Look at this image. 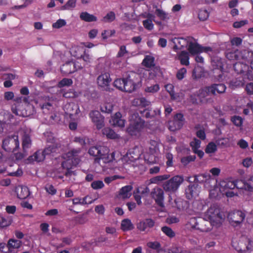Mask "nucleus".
Wrapping results in <instances>:
<instances>
[{
	"instance_id": "61",
	"label": "nucleus",
	"mask_w": 253,
	"mask_h": 253,
	"mask_svg": "<svg viewBox=\"0 0 253 253\" xmlns=\"http://www.w3.org/2000/svg\"><path fill=\"white\" fill-rule=\"evenodd\" d=\"M62 243L60 245V247H64L66 245H70L72 242L71 237H64L61 239Z\"/></svg>"
},
{
	"instance_id": "59",
	"label": "nucleus",
	"mask_w": 253,
	"mask_h": 253,
	"mask_svg": "<svg viewBox=\"0 0 253 253\" xmlns=\"http://www.w3.org/2000/svg\"><path fill=\"white\" fill-rule=\"evenodd\" d=\"M201 141L197 138H194V140L190 143V146L192 147V151L198 149L200 147Z\"/></svg>"
},
{
	"instance_id": "24",
	"label": "nucleus",
	"mask_w": 253,
	"mask_h": 253,
	"mask_svg": "<svg viewBox=\"0 0 253 253\" xmlns=\"http://www.w3.org/2000/svg\"><path fill=\"white\" fill-rule=\"evenodd\" d=\"M134 228V225L128 218L123 219L121 222V229L124 232L130 231Z\"/></svg>"
},
{
	"instance_id": "41",
	"label": "nucleus",
	"mask_w": 253,
	"mask_h": 253,
	"mask_svg": "<svg viewBox=\"0 0 253 253\" xmlns=\"http://www.w3.org/2000/svg\"><path fill=\"white\" fill-rule=\"evenodd\" d=\"M73 84V81L71 79L63 78L58 84V87L61 88L64 86H69Z\"/></svg>"
},
{
	"instance_id": "20",
	"label": "nucleus",
	"mask_w": 253,
	"mask_h": 253,
	"mask_svg": "<svg viewBox=\"0 0 253 253\" xmlns=\"http://www.w3.org/2000/svg\"><path fill=\"white\" fill-rule=\"evenodd\" d=\"M177 59L182 65L188 66L189 65V53L185 50L180 51L177 54Z\"/></svg>"
},
{
	"instance_id": "58",
	"label": "nucleus",
	"mask_w": 253,
	"mask_h": 253,
	"mask_svg": "<svg viewBox=\"0 0 253 253\" xmlns=\"http://www.w3.org/2000/svg\"><path fill=\"white\" fill-rule=\"evenodd\" d=\"M45 190L49 194L54 195L56 194L57 190L51 184H47L45 186Z\"/></svg>"
},
{
	"instance_id": "35",
	"label": "nucleus",
	"mask_w": 253,
	"mask_h": 253,
	"mask_svg": "<svg viewBox=\"0 0 253 253\" xmlns=\"http://www.w3.org/2000/svg\"><path fill=\"white\" fill-rule=\"evenodd\" d=\"M169 177L170 176L169 174L158 175L151 178L150 182L152 183L158 184L160 182L169 179Z\"/></svg>"
},
{
	"instance_id": "46",
	"label": "nucleus",
	"mask_w": 253,
	"mask_h": 253,
	"mask_svg": "<svg viewBox=\"0 0 253 253\" xmlns=\"http://www.w3.org/2000/svg\"><path fill=\"white\" fill-rule=\"evenodd\" d=\"M160 90V86L158 84L148 86L145 88L146 92L154 93L157 92Z\"/></svg>"
},
{
	"instance_id": "50",
	"label": "nucleus",
	"mask_w": 253,
	"mask_h": 253,
	"mask_svg": "<svg viewBox=\"0 0 253 253\" xmlns=\"http://www.w3.org/2000/svg\"><path fill=\"white\" fill-rule=\"evenodd\" d=\"M31 140L30 136L28 135H25L22 141V147L24 151L27 148H29L30 146Z\"/></svg>"
},
{
	"instance_id": "12",
	"label": "nucleus",
	"mask_w": 253,
	"mask_h": 253,
	"mask_svg": "<svg viewBox=\"0 0 253 253\" xmlns=\"http://www.w3.org/2000/svg\"><path fill=\"white\" fill-rule=\"evenodd\" d=\"M245 214L241 211H234L228 215V218L232 223L236 224V225L241 224L245 218Z\"/></svg>"
},
{
	"instance_id": "7",
	"label": "nucleus",
	"mask_w": 253,
	"mask_h": 253,
	"mask_svg": "<svg viewBox=\"0 0 253 253\" xmlns=\"http://www.w3.org/2000/svg\"><path fill=\"white\" fill-rule=\"evenodd\" d=\"M111 81L110 74L108 72H102L96 80L98 86L103 90L107 91H111L110 83Z\"/></svg>"
},
{
	"instance_id": "9",
	"label": "nucleus",
	"mask_w": 253,
	"mask_h": 253,
	"mask_svg": "<svg viewBox=\"0 0 253 253\" xmlns=\"http://www.w3.org/2000/svg\"><path fill=\"white\" fill-rule=\"evenodd\" d=\"M138 76L134 72L131 73L128 75L125 78V83L124 84V91L128 92H132L136 88V79Z\"/></svg>"
},
{
	"instance_id": "14",
	"label": "nucleus",
	"mask_w": 253,
	"mask_h": 253,
	"mask_svg": "<svg viewBox=\"0 0 253 253\" xmlns=\"http://www.w3.org/2000/svg\"><path fill=\"white\" fill-rule=\"evenodd\" d=\"M234 64V69L237 74H242L249 70V61L246 59H241Z\"/></svg>"
},
{
	"instance_id": "8",
	"label": "nucleus",
	"mask_w": 253,
	"mask_h": 253,
	"mask_svg": "<svg viewBox=\"0 0 253 253\" xmlns=\"http://www.w3.org/2000/svg\"><path fill=\"white\" fill-rule=\"evenodd\" d=\"M89 117L97 129H101L104 126V117L98 111L92 110L90 111Z\"/></svg>"
},
{
	"instance_id": "29",
	"label": "nucleus",
	"mask_w": 253,
	"mask_h": 253,
	"mask_svg": "<svg viewBox=\"0 0 253 253\" xmlns=\"http://www.w3.org/2000/svg\"><path fill=\"white\" fill-rule=\"evenodd\" d=\"M133 105H137L142 107H146L149 106L151 102L147 100L144 97H141L140 98L135 99L133 101Z\"/></svg>"
},
{
	"instance_id": "54",
	"label": "nucleus",
	"mask_w": 253,
	"mask_h": 253,
	"mask_svg": "<svg viewBox=\"0 0 253 253\" xmlns=\"http://www.w3.org/2000/svg\"><path fill=\"white\" fill-rule=\"evenodd\" d=\"M209 96L207 91L206 89L205 86L201 88L199 90V92L198 94V96L199 99L201 100V102L203 101V99Z\"/></svg>"
},
{
	"instance_id": "52",
	"label": "nucleus",
	"mask_w": 253,
	"mask_h": 253,
	"mask_svg": "<svg viewBox=\"0 0 253 253\" xmlns=\"http://www.w3.org/2000/svg\"><path fill=\"white\" fill-rule=\"evenodd\" d=\"M143 25L147 30L151 31L154 28V24L151 19H146L143 21Z\"/></svg>"
},
{
	"instance_id": "10",
	"label": "nucleus",
	"mask_w": 253,
	"mask_h": 253,
	"mask_svg": "<svg viewBox=\"0 0 253 253\" xmlns=\"http://www.w3.org/2000/svg\"><path fill=\"white\" fill-rule=\"evenodd\" d=\"M107 147L104 146H93L88 150V154L95 157L94 163L99 164L100 162L101 155L104 153V150Z\"/></svg>"
},
{
	"instance_id": "39",
	"label": "nucleus",
	"mask_w": 253,
	"mask_h": 253,
	"mask_svg": "<svg viewBox=\"0 0 253 253\" xmlns=\"http://www.w3.org/2000/svg\"><path fill=\"white\" fill-rule=\"evenodd\" d=\"M113 109V105L111 103H105L100 106V110L102 112L111 113Z\"/></svg>"
},
{
	"instance_id": "33",
	"label": "nucleus",
	"mask_w": 253,
	"mask_h": 253,
	"mask_svg": "<svg viewBox=\"0 0 253 253\" xmlns=\"http://www.w3.org/2000/svg\"><path fill=\"white\" fill-rule=\"evenodd\" d=\"M12 222V220L10 217L0 216V228H3L9 226Z\"/></svg>"
},
{
	"instance_id": "60",
	"label": "nucleus",
	"mask_w": 253,
	"mask_h": 253,
	"mask_svg": "<svg viewBox=\"0 0 253 253\" xmlns=\"http://www.w3.org/2000/svg\"><path fill=\"white\" fill-rule=\"evenodd\" d=\"M166 158L167 159L166 164L168 167H170L173 166V155L170 153H167L166 155Z\"/></svg>"
},
{
	"instance_id": "38",
	"label": "nucleus",
	"mask_w": 253,
	"mask_h": 253,
	"mask_svg": "<svg viewBox=\"0 0 253 253\" xmlns=\"http://www.w3.org/2000/svg\"><path fill=\"white\" fill-rule=\"evenodd\" d=\"M144 159L148 164H154L158 162V158L153 154H146L144 156Z\"/></svg>"
},
{
	"instance_id": "5",
	"label": "nucleus",
	"mask_w": 253,
	"mask_h": 253,
	"mask_svg": "<svg viewBox=\"0 0 253 253\" xmlns=\"http://www.w3.org/2000/svg\"><path fill=\"white\" fill-rule=\"evenodd\" d=\"M207 215L208 219L213 223V225L216 227L220 226L222 216L219 208L215 206H211L207 211Z\"/></svg>"
},
{
	"instance_id": "40",
	"label": "nucleus",
	"mask_w": 253,
	"mask_h": 253,
	"mask_svg": "<svg viewBox=\"0 0 253 253\" xmlns=\"http://www.w3.org/2000/svg\"><path fill=\"white\" fill-rule=\"evenodd\" d=\"M144 65L146 67H151L155 65L154 58L150 56H147L143 60Z\"/></svg>"
},
{
	"instance_id": "44",
	"label": "nucleus",
	"mask_w": 253,
	"mask_h": 253,
	"mask_svg": "<svg viewBox=\"0 0 253 253\" xmlns=\"http://www.w3.org/2000/svg\"><path fill=\"white\" fill-rule=\"evenodd\" d=\"M213 86L215 88L216 93H223L225 92L226 87L223 84H213Z\"/></svg>"
},
{
	"instance_id": "19",
	"label": "nucleus",
	"mask_w": 253,
	"mask_h": 253,
	"mask_svg": "<svg viewBox=\"0 0 253 253\" xmlns=\"http://www.w3.org/2000/svg\"><path fill=\"white\" fill-rule=\"evenodd\" d=\"M198 185L195 183L190 184L185 189L186 197L188 200H191L194 197L198 195Z\"/></svg>"
},
{
	"instance_id": "53",
	"label": "nucleus",
	"mask_w": 253,
	"mask_h": 253,
	"mask_svg": "<svg viewBox=\"0 0 253 253\" xmlns=\"http://www.w3.org/2000/svg\"><path fill=\"white\" fill-rule=\"evenodd\" d=\"M116 33L115 30H104L101 34L102 39L103 40H106L109 37L113 36Z\"/></svg>"
},
{
	"instance_id": "16",
	"label": "nucleus",
	"mask_w": 253,
	"mask_h": 253,
	"mask_svg": "<svg viewBox=\"0 0 253 253\" xmlns=\"http://www.w3.org/2000/svg\"><path fill=\"white\" fill-rule=\"evenodd\" d=\"M187 42L188 52L191 55L194 56L202 53V45L197 42H193L192 41H188Z\"/></svg>"
},
{
	"instance_id": "26",
	"label": "nucleus",
	"mask_w": 253,
	"mask_h": 253,
	"mask_svg": "<svg viewBox=\"0 0 253 253\" xmlns=\"http://www.w3.org/2000/svg\"><path fill=\"white\" fill-rule=\"evenodd\" d=\"M132 189L131 185H126L123 187L119 191V195L123 198H128L131 196L130 192Z\"/></svg>"
},
{
	"instance_id": "36",
	"label": "nucleus",
	"mask_w": 253,
	"mask_h": 253,
	"mask_svg": "<svg viewBox=\"0 0 253 253\" xmlns=\"http://www.w3.org/2000/svg\"><path fill=\"white\" fill-rule=\"evenodd\" d=\"M155 13L163 21H166L169 19L168 13L161 9L157 8L155 10Z\"/></svg>"
},
{
	"instance_id": "51",
	"label": "nucleus",
	"mask_w": 253,
	"mask_h": 253,
	"mask_svg": "<svg viewBox=\"0 0 253 253\" xmlns=\"http://www.w3.org/2000/svg\"><path fill=\"white\" fill-rule=\"evenodd\" d=\"M104 184L101 180H96L93 181L91 184V187L94 190L102 189Z\"/></svg>"
},
{
	"instance_id": "25",
	"label": "nucleus",
	"mask_w": 253,
	"mask_h": 253,
	"mask_svg": "<svg viewBox=\"0 0 253 253\" xmlns=\"http://www.w3.org/2000/svg\"><path fill=\"white\" fill-rule=\"evenodd\" d=\"M80 19L87 22H91L96 21L97 17L93 14H90L87 12H82L80 15Z\"/></svg>"
},
{
	"instance_id": "21",
	"label": "nucleus",
	"mask_w": 253,
	"mask_h": 253,
	"mask_svg": "<svg viewBox=\"0 0 253 253\" xmlns=\"http://www.w3.org/2000/svg\"><path fill=\"white\" fill-rule=\"evenodd\" d=\"M45 158V156L43 154L42 150H38L33 155L29 157L28 161H29L30 163L33 162L34 161L40 162L43 161Z\"/></svg>"
},
{
	"instance_id": "15",
	"label": "nucleus",
	"mask_w": 253,
	"mask_h": 253,
	"mask_svg": "<svg viewBox=\"0 0 253 253\" xmlns=\"http://www.w3.org/2000/svg\"><path fill=\"white\" fill-rule=\"evenodd\" d=\"M62 73L68 75L75 72L77 70L76 64L73 61L66 62L60 68Z\"/></svg>"
},
{
	"instance_id": "34",
	"label": "nucleus",
	"mask_w": 253,
	"mask_h": 253,
	"mask_svg": "<svg viewBox=\"0 0 253 253\" xmlns=\"http://www.w3.org/2000/svg\"><path fill=\"white\" fill-rule=\"evenodd\" d=\"M116 18L115 13L113 11H110L103 17L101 21L105 23H111L115 20Z\"/></svg>"
},
{
	"instance_id": "45",
	"label": "nucleus",
	"mask_w": 253,
	"mask_h": 253,
	"mask_svg": "<svg viewBox=\"0 0 253 253\" xmlns=\"http://www.w3.org/2000/svg\"><path fill=\"white\" fill-rule=\"evenodd\" d=\"M217 150V146L213 142H210L207 146L205 149V152L206 153H213Z\"/></svg>"
},
{
	"instance_id": "32",
	"label": "nucleus",
	"mask_w": 253,
	"mask_h": 253,
	"mask_svg": "<svg viewBox=\"0 0 253 253\" xmlns=\"http://www.w3.org/2000/svg\"><path fill=\"white\" fill-rule=\"evenodd\" d=\"M183 124L173 119V120L169 123V129L170 131H174L176 130L180 129L183 126Z\"/></svg>"
},
{
	"instance_id": "6",
	"label": "nucleus",
	"mask_w": 253,
	"mask_h": 253,
	"mask_svg": "<svg viewBox=\"0 0 253 253\" xmlns=\"http://www.w3.org/2000/svg\"><path fill=\"white\" fill-rule=\"evenodd\" d=\"M251 55H253V53L246 49L235 50L228 51L226 53V58L230 60H241V59H246Z\"/></svg>"
},
{
	"instance_id": "1",
	"label": "nucleus",
	"mask_w": 253,
	"mask_h": 253,
	"mask_svg": "<svg viewBox=\"0 0 253 253\" xmlns=\"http://www.w3.org/2000/svg\"><path fill=\"white\" fill-rule=\"evenodd\" d=\"M146 126V123L137 112L131 113L126 132L131 136L139 137Z\"/></svg>"
},
{
	"instance_id": "2",
	"label": "nucleus",
	"mask_w": 253,
	"mask_h": 253,
	"mask_svg": "<svg viewBox=\"0 0 253 253\" xmlns=\"http://www.w3.org/2000/svg\"><path fill=\"white\" fill-rule=\"evenodd\" d=\"M81 152L80 148L73 149L65 155L64 158L65 160L62 163V167L66 169L65 173L66 176L71 175L72 173L71 169L80 163Z\"/></svg>"
},
{
	"instance_id": "18",
	"label": "nucleus",
	"mask_w": 253,
	"mask_h": 253,
	"mask_svg": "<svg viewBox=\"0 0 253 253\" xmlns=\"http://www.w3.org/2000/svg\"><path fill=\"white\" fill-rule=\"evenodd\" d=\"M110 123L115 126L123 127L125 126L126 121L122 119V114L118 112L112 117Z\"/></svg>"
},
{
	"instance_id": "28",
	"label": "nucleus",
	"mask_w": 253,
	"mask_h": 253,
	"mask_svg": "<svg viewBox=\"0 0 253 253\" xmlns=\"http://www.w3.org/2000/svg\"><path fill=\"white\" fill-rule=\"evenodd\" d=\"M22 245V242L18 240L10 239L8 241L7 246L9 251L11 252V249H18Z\"/></svg>"
},
{
	"instance_id": "4",
	"label": "nucleus",
	"mask_w": 253,
	"mask_h": 253,
	"mask_svg": "<svg viewBox=\"0 0 253 253\" xmlns=\"http://www.w3.org/2000/svg\"><path fill=\"white\" fill-rule=\"evenodd\" d=\"M19 147L18 135H12L7 137L2 141V148L7 152H14Z\"/></svg>"
},
{
	"instance_id": "27",
	"label": "nucleus",
	"mask_w": 253,
	"mask_h": 253,
	"mask_svg": "<svg viewBox=\"0 0 253 253\" xmlns=\"http://www.w3.org/2000/svg\"><path fill=\"white\" fill-rule=\"evenodd\" d=\"M102 134L106 135L108 138L110 139H117L118 138V135L110 127H105L102 130Z\"/></svg>"
},
{
	"instance_id": "30",
	"label": "nucleus",
	"mask_w": 253,
	"mask_h": 253,
	"mask_svg": "<svg viewBox=\"0 0 253 253\" xmlns=\"http://www.w3.org/2000/svg\"><path fill=\"white\" fill-rule=\"evenodd\" d=\"M30 194L29 189L26 186H22L20 188V191L18 192L17 197L20 199H25L27 198Z\"/></svg>"
},
{
	"instance_id": "11",
	"label": "nucleus",
	"mask_w": 253,
	"mask_h": 253,
	"mask_svg": "<svg viewBox=\"0 0 253 253\" xmlns=\"http://www.w3.org/2000/svg\"><path fill=\"white\" fill-rule=\"evenodd\" d=\"M151 195L159 206L161 207H164V192L163 190L158 187L154 188L151 193Z\"/></svg>"
},
{
	"instance_id": "43",
	"label": "nucleus",
	"mask_w": 253,
	"mask_h": 253,
	"mask_svg": "<svg viewBox=\"0 0 253 253\" xmlns=\"http://www.w3.org/2000/svg\"><path fill=\"white\" fill-rule=\"evenodd\" d=\"M125 83V78L117 79L114 82V85L119 90L124 91V85Z\"/></svg>"
},
{
	"instance_id": "22",
	"label": "nucleus",
	"mask_w": 253,
	"mask_h": 253,
	"mask_svg": "<svg viewBox=\"0 0 253 253\" xmlns=\"http://www.w3.org/2000/svg\"><path fill=\"white\" fill-rule=\"evenodd\" d=\"M241 182L243 183V186L241 188L250 192H253V176H251L247 180H241Z\"/></svg>"
},
{
	"instance_id": "23",
	"label": "nucleus",
	"mask_w": 253,
	"mask_h": 253,
	"mask_svg": "<svg viewBox=\"0 0 253 253\" xmlns=\"http://www.w3.org/2000/svg\"><path fill=\"white\" fill-rule=\"evenodd\" d=\"M109 149L106 147L104 150V153L101 155L100 160H102L105 164L111 162L114 159V153H112L111 155H109Z\"/></svg>"
},
{
	"instance_id": "57",
	"label": "nucleus",
	"mask_w": 253,
	"mask_h": 253,
	"mask_svg": "<svg viewBox=\"0 0 253 253\" xmlns=\"http://www.w3.org/2000/svg\"><path fill=\"white\" fill-rule=\"evenodd\" d=\"M66 22L65 20L60 19L57 20V21L52 24V27L53 28L59 29L65 25H66Z\"/></svg>"
},
{
	"instance_id": "55",
	"label": "nucleus",
	"mask_w": 253,
	"mask_h": 253,
	"mask_svg": "<svg viewBox=\"0 0 253 253\" xmlns=\"http://www.w3.org/2000/svg\"><path fill=\"white\" fill-rule=\"evenodd\" d=\"M147 246L153 250L159 251L161 250V244L158 242H150L147 243Z\"/></svg>"
},
{
	"instance_id": "56",
	"label": "nucleus",
	"mask_w": 253,
	"mask_h": 253,
	"mask_svg": "<svg viewBox=\"0 0 253 253\" xmlns=\"http://www.w3.org/2000/svg\"><path fill=\"white\" fill-rule=\"evenodd\" d=\"M209 13L207 10H201L198 14V17L201 21H205L208 19Z\"/></svg>"
},
{
	"instance_id": "62",
	"label": "nucleus",
	"mask_w": 253,
	"mask_h": 253,
	"mask_svg": "<svg viewBox=\"0 0 253 253\" xmlns=\"http://www.w3.org/2000/svg\"><path fill=\"white\" fill-rule=\"evenodd\" d=\"M55 148L54 146L50 145L47 147H46L42 151L44 156L49 155L51 154L52 153L55 152Z\"/></svg>"
},
{
	"instance_id": "64",
	"label": "nucleus",
	"mask_w": 253,
	"mask_h": 253,
	"mask_svg": "<svg viewBox=\"0 0 253 253\" xmlns=\"http://www.w3.org/2000/svg\"><path fill=\"white\" fill-rule=\"evenodd\" d=\"M128 51L126 49L125 45H121L120 47V49L117 53V57L118 58L122 57L125 55V54L127 53Z\"/></svg>"
},
{
	"instance_id": "63",
	"label": "nucleus",
	"mask_w": 253,
	"mask_h": 253,
	"mask_svg": "<svg viewBox=\"0 0 253 253\" xmlns=\"http://www.w3.org/2000/svg\"><path fill=\"white\" fill-rule=\"evenodd\" d=\"M248 24V20H243L240 21H236L233 23V26L235 28H240Z\"/></svg>"
},
{
	"instance_id": "17",
	"label": "nucleus",
	"mask_w": 253,
	"mask_h": 253,
	"mask_svg": "<svg viewBox=\"0 0 253 253\" xmlns=\"http://www.w3.org/2000/svg\"><path fill=\"white\" fill-rule=\"evenodd\" d=\"M155 225V221L151 218H146L137 224V228L140 231H145L148 228H151Z\"/></svg>"
},
{
	"instance_id": "47",
	"label": "nucleus",
	"mask_w": 253,
	"mask_h": 253,
	"mask_svg": "<svg viewBox=\"0 0 253 253\" xmlns=\"http://www.w3.org/2000/svg\"><path fill=\"white\" fill-rule=\"evenodd\" d=\"M233 124L237 126H241L243 125V120L242 117L239 116H234L231 119Z\"/></svg>"
},
{
	"instance_id": "48",
	"label": "nucleus",
	"mask_w": 253,
	"mask_h": 253,
	"mask_svg": "<svg viewBox=\"0 0 253 253\" xmlns=\"http://www.w3.org/2000/svg\"><path fill=\"white\" fill-rule=\"evenodd\" d=\"M16 114L17 115L26 117L30 115L29 113H27V110L25 109H22V107L20 105L16 106Z\"/></svg>"
},
{
	"instance_id": "49",
	"label": "nucleus",
	"mask_w": 253,
	"mask_h": 253,
	"mask_svg": "<svg viewBox=\"0 0 253 253\" xmlns=\"http://www.w3.org/2000/svg\"><path fill=\"white\" fill-rule=\"evenodd\" d=\"M162 231L169 237L173 238L175 234L174 232L169 227L164 226L162 228Z\"/></svg>"
},
{
	"instance_id": "31",
	"label": "nucleus",
	"mask_w": 253,
	"mask_h": 253,
	"mask_svg": "<svg viewBox=\"0 0 253 253\" xmlns=\"http://www.w3.org/2000/svg\"><path fill=\"white\" fill-rule=\"evenodd\" d=\"M169 202L171 207L180 210L182 207V201L180 199L175 198L173 199L171 196H169Z\"/></svg>"
},
{
	"instance_id": "13",
	"label": "nucleus",
	"mask_w": 253,
	"mask_h": 253,
	"mask_svg": "<svg viewBox=\"0 0 253 253\" xmlns=\"http://www.w3.org/2000/svg\"><path fill=\"white\" fill-rule=\"evenodd\" d=\"M196 225L198 230L203 232H209L212 229L213 226H215L211 221L204 218H199L196 222Z\"/></svg>"
},
{
	"instance_id": "37",
	"label": "nucleus",
	"mask_w": 253,
	"mask_h": 253,
	"mask_svg": "<svg viewBox=\"0 0 253 253\" xmlns=\"http://www.w3.org/2000/svg\"><path fill=\"white\" fill-rule=\"evenodd\" d=\"M77 0H68L67 2L61 6V10H71L76 6Z\"/></svg>"
},
{
	"instance_id": "42",
	"label": "nucleus",
	"mask_w": 253,
	"mask_h": 253,
	"mask_svg": "<svg viewBox=\"0 0 253 253\" xmlns=\"http://www.w3.org/2000/svg\"><path fill=\"white\" fill-rule=\"evenodd\" d=\"M196 158L195 155H189L181 158L180 162L184 166H186L190 162H194Z\"/></svg>"
},
{
	"instance_id": "3",
	"label": "nucleus",
	"mask_w": 253,
	"mask_h": 253,
	"mask_svg": "<svg viewBox=\"0 0 253 253\" xmlns=\"http://www.w3.org/2000/svg\"><path fill=\"white\" fill-rule=\"evenodd\" d=\"M183 181V176L175 175L164 183L163 188L166 191L174 192L177 191Z\"/></svg>"
}]
</instances>
